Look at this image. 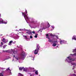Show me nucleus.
Instances as JSON below:
<instances>
[{
    "instance_id": "23",
    "label": "nucleus",
    "mask_w": 76,
    "mask_h": 76,
    "mask_svg": "<svg viewBox=\"0 0 76 76\" xmlns=\"http://www.w3.org/2000/svg\"><path fill=\"white\" fill-rule=\"evenodd\" d=\"M50 26V24H49V23H48V26L47 27V28H49Z\"/></svg>"
},
{
    "instance_id": "40",
    "label": "nucleus",
    "mask_w": 76,
    "mask_h": 76,
    "mask_svg": "<svg viewBox=\"0 0 76 76\" xmlns=\"http://www.w3.org/2000/svg\"><path fill=\"white\" fill-rule=\"evenodd\" d=\"M7 59H9V58L5 59V60H7Z\"/></svg>"
},
{
    "instance_id": "35",
    "label": "nucleus",
    "mask_w": 76,
    "mask_h": 76,
    "mask_svg": "<svg viewBox=\"0 0 76 76\" xmlns=\"http://www.w3.org/2000/svg\"><path fill=\"white\" fill-rule=\"evenodd\" d=\"M30 38H32V36H30Z\"/></svg>"
},
{
    "instance_id": "27",
    "label": "nucleus",
    "mask_w": 76,
    "mask_h": 76,
    "mask_svg": "<svg viewBox=\"0 0 76 76\" xmlns=\"http://www.w3.org/2000/svg\"><path fill=\"white\" fill-rule=\"evenodd\" d=\"M37 35H38V34H37L34 36L35 38H37Z\"/></svg>"
},
{
    "instance_id": "24",
    "label": "nucleus",
    "mask_w": 76,
    "mask_h": 76,
    "mask_svg": "<svg viewBox=\"0 0 76 76\" xmlns=\"http://www.w3.org/2000/svg\"><path fill=\"white\" fill-rule=\"evenodd\" d=\"M35 73L36 75H38V70L36 71L35 72Z\"/></svg>"
},
{
    "instance_id": "32",
    "label": "nucleus",
    "mask_w": 76,
    "mask_h": 76,
    "mask_svg": "<svg viewBox=\"0 0 76 76\" xmlns=\"http://www.w3.org/2000/svg\"><path fill=\"white\" fill-rule=\"evenodd\" d=\"M72 76H76V75L75 74H73L72 75Z\"/></svg>"
},
{
    "instance_id": "4",
    "label": "nucleus",
    "mask_w": 76,
    "mask_h": 76,
    "mask_svg": "<svg viewBox=\"0 0 76 76\" xmlns=\"http://www.w3.org/2000/svg\"><path fill=\"white\" fill-rule=\"evenodd\" d=\"M49 35H50V36H53V37H54V36H55L53 35V34H50V33L47 34H46L47 38H48V39L49 41V42H52V41L51 40H50V39H51V38H50V36H49Z\"/></svg>"
},
{
    "instance_id": "1",
    "label": "nucleus",
    "mask_w": 76,
    "mask_h": 76,
    "mask_svg": "<svg viewBox=\"0 0 76 76\" xmlns=\"http://www.w3.org/2000/svg\"><path fill=\"white\" fill-rule=\"evenodd\" d=\"M3 53H11L12 55H13V58H15L16 61L20 60V59H22L24 60L25 57V53L23 51H22L20 55V58H19L18 55L17 54V51H15V50H3Z\"/></svg>"
},
{
    "instance_id": "12",
    "label": "nucleus",
    "mask_w": 76,
    "mask_h": 76,
    "mask_svg": "<svg viewBox=\"0 0 76 76\" xmlns=\"http://www.w3.org/2000/svg\"><path fill=\"white\" fill-rule=\"evenodd\" d=\"M28 69H30V70H31L32 72H34V71H35V70H34V68H31L30 67H29L28 68Z\"/></svg>"
},
{
    "instance_id": "34",
    "label": "nucleus",
    "mask_w": 76,
    "mask_h": 76,
    "mask_svg": "<svg viewBox=\"0 0 76 76\" xmlns=\"http://www.w3.org/2000/svg\"><path fill=\"white\" fill-rule=\"evenodd\" d=\"M4 69H5V68H1V70H4Z\"/></svg>"
},
{
    "instance_id": "29",
    "label": "nucleus",
    "mask_w": 76,
    "mask_h": 76,
    "mask_svg": "<svg viewBox=\"0 0 76 76\" xmlns=\"http://www.w3.org/2000/svg\"><path fill=\"white\" fill-rule=\"evenodd\" d=\"M31 23H34V21H31Z\"/></svg>"
},
{
    "instance_id": "31",
    "label": "nucleus",
    "mask_w": 76,
    "mask_h": 76,
    "mask_svg": "<svg viewBox=\"0 0 76 76\" xmlns=\"http://www.w3.org/2000/svg\"><path fill=\"white\" fill-rule=\"evenodd\" d=\"M20 48H21V49H22V46L20 45Z\"/></svg>"
},
{
    "instance_id": "44",
    "label": "nucleus",
    "mask_w": 76,
    "mask_h": 76,
    "mask_svg": "<svg viewBox=\"0 0 76 76\" xmlns=\"http://www.w3.org/2000/svg\"><path fill=\"white\" fill-rule=\"evenodd\" d=\"M41 26H42V24H41Z\"/></svg>"
},
{
    "instance_id": "8",
    "label": "nucleus",
    "mask_w": 76,
    "mask_h": 76,
    "mask_svg": "<svg viewBox=\"0 0 76 76\" xmlns=\"http://www.w3.org/2000/svg\"><path fill=\"white\" fill-rule=\"evenodd\" d=\"M58 44V42L57 41H54L52 42V46L53 47H55Z\"/></svg>"
},
{
    "instance_id": "16",
    "label": "nucleus",
    "mask_w": 76,
    "mask_h": 76,
    "mask_svg": "<svg viewBox=\"0 0 76 76\" xmlns=\"http://www.w3.org/2000/svg\"><path fill=\"white\" fill-rule=\"evenodd\" d=\"M26 33H27V34H29V35L32 34V32H31V31H28Z\"/></svg>"
},
{
    "instance_id": "7",
    "label": "nucleus",
    "mask_w": 76,
    "mask_h": 76,
    "mask_svg": "<svg viewBox=\"0 0 76 76\" xmlns=\"http://www.w3.org/2000/svg\"><path fill=\"white\" fill-rule=\"evenodd\" d=\"M7 21H4L3 20V19H2V18H0V24L4 23L5 24H7Z\"/></svg>"
},
{
    "instance_id": "9",
    "label": "nucleus",
    "mask_w": 76,
    "mask_h": 76,
    "mask_svg": "<svg viewBox=\"0 0 76 76\" xmlns=\"http://www.w3.org/2000/svg\"><path fill=\"white\" fill-rule=\"evenodd\" d=\"M2 41L4 44H6V42H8V39H5V38H3L2 40Z\"/></svg>"
},
{
    "instance_id": "18",
    "label": "nucleus",
    "mask_w": 76,
    "mask_h": 76,
    "mask_svg": "<svg viewBox=\"0 0 76 76\" xmlns=\"http://www.w3.org/2000/svg\"><path fill=\"white\" fill-rule=\"evenodd\" d=\"M19 31H28V30H26L24 28V29H19Z\"/></svg>"
},
{
    "instance_id": "3",
    "label": "nucleus",
    "mask_w": 76,
    "mask_h": 76,
    "mask_svg": "<svg viewBox=\"0 0 76 76\" xmlns=\"http://www.w3.org/2000/svg\"><path fill=\"white\" fill-rule=\"evenodd\" d=\"M22 15H23L24 18L26 22H27V20H28L29 19V18H28V17L27 10H26V11L24 12V13L23 12L22 13Z\"/></svg>"
},
{
    "instance_id": "38",
    "label": "nucleus",
    "mask_w": 76,
    "mask_h": 76,
    "mask_svg": "<svg viewBox=\"0 0 76 76\" xmlns=\"http://www.w3.org/2000/svg\"><path fill=\"white\" fill-rule=\"evenodd\" d=\"M46 29V28H43V29Z\"/></svg>"
},
{
    "instance_id": "20",
    "label": "nucleus",
    "mask_w": 76,
    "mask_h": 76,
    "mask_svg": "<svg viewBox=\"0 0 76 76\" xmlns=\"http://www.w3.org/2000/svg\"><path fill=\"white\" fill-rule=\"evenodd\" d=\"M51 27H52V28H53L52 29H51L50 30V31H53V29H54V26H51Z\"/></svg>"
},
{
    "instance_id": "45",
    "label": "nucleus",
    "mask_w": 76,
    "mask_h": 76,
    "mask_svg": "<svg viewBox=\"0 0 76 76\" xmlns=\"http://www.w3.org/2000/svg\"><path fill=\"white\" fill-rule=\"evenodd\" d=\"M17 47H18V46H17Z\"/></svg>"
},
{
    "instance_id": "22",
    "label": "nucleus",
    "mask_w": 76,
    "mask_h": 76,
    "mask_svg": "<svg viewBox=\"0 0 76 76\" xmlns=\"http://www.w3.org/2000/svg\"><path fill=\"white\" fill-rule=\"evenodd\" d=\"M23 67H20L19 68V69L20 70H22L23 69Z\"/></svg>"
},
{
    "instance_id": "33",
    "label": "nucleus",
    "mask_w": 76,
    "mask_h": 76,
    "mask_svg": "<svg viewBox=\"0 0 76 76\" xmlns=\"http://www.w3.org/2000/svg\"><path fill=\"white\" fill-rule=\"evenodd\" d=\"M2 45H0V47H1H1H2L3 46Z\"/></svg>"
},
{
    "instance_id": "43",
    "label": "nucleus",
    "mask_w": 76,
    "mask_h": 76,
    "mask_svg": "<svg viewBox=\"0 0 76 76\" xmlns=\"http://www.w3.org/2000/svg\"><path fill=\"white\" fill-rule=\"evenodd\" d=\"M41 31V30H39V31Z\"/></svg>"
},
{
    "instance_id": "14",
    "label": "nucleus",
    "mask_w": 76,
    "mask_h": 76,
    "mask_svg": "<svg viewBox=\"0 0 76 76\" xmlns=\"http://www.w3.org/2000/svg\"><path fill=\"white\" fill-rule=\"evenodd\" d=\"M23 37H24V39H26V40L27 41H28V39L29 40V39H28V37H27V36L24 35L23 36Z\"/></svg>"
},
{
    "instance_id": "13",
    "label": "nucleus",
    "mask_w": 76,
    "mask_h": 76,
    "mask_svg": "<svg viewBox=\"0 0 76 76\" xmlns=\"http://www.w3.org/2000/svg\"><path fill=\"white\" fill-rule=\"evenodd\" d=\"M27 69H28V68H24V67H23V71H24V72H26V71H27Z\"/></svg>"
},
{
    "instance_id": "2",
    "label": "nucleus",
    "mask_w": 76,
    "mask_h": 76,
    "mask_svg": "<svg viewBox=\"0 0 76 76\" xmlns=\"http://www.w3.org/2000/svg\"><path fill=\"white\" fill-rule=\"evenodd\" d=\"M66 58H67L66 59L65 61L68 62V63H71V62H72V61L75 60V59H72L71 58V56H69L68 57H67Z\"/></svg>"
},
{
    "instance_id": "15",
    "label": "nucleus",
    "mask_w": 76,
    "mask_h": 76,
    "mask_svg": "<svg viewBox=\"0 0 76 76\" xmlns=\"http://www.w3.org/2000/svg\"><path fill=\"white\" fill-rule=\"evenodd\" d=\"M72 39H74V40H76V36H74L72 37Z\"/></svg>"
},
{
    "instance_id": "42",
    "label": "nucleus",
    "mask_w": 76,
    "mask_h": 76,
    "mask_svg": "<svg viewBox=\"0 0 76 76\" xmlns=\"http://www.w3.org/2000/svg\"><path fill=\"white\" fill-rule=\"evenodd\" d=\"M30 76H32V75H30Z\"/></svg>"
},
{
    "instance_id": "39",
    "label": "nucleus",
    "mask_w": 76,
    "mask_h": 76,
    "mask_svg": "<svg viewBox=\"0 0 76 76\" xmlns=\"http://www.w3.org/2000/svg\"><path fill=\"white\" fill-rule=\"evenodd\" d=\"M74 72L75 73H76V72L75 71H74Z\"/></svg>"
},
{
    "instance_id": "19",
    "label": "nucleus",
    "mask_w": 76,
    "mask_h": 76,
    "mask_svg": "<svg viewBox=\"0 0 76 76\" xmlns=\"http://www.w3.org/2000/svg\"><path fill=\"white\" fill-rule=\"evenodd\" d=\"M6 70H7V71H8V72H10V73H11V72H10V71H11L10 69H9V68H8Z\"/></svg>"
},
{
    "instance_id": "11",
    "label": "nucleus",
    "mask_w": 76,
    "mask_h": 76,
    "mask_svg": "<svg viewBox=\"0 0 76 76\" xmlns=\"http://www.w3.org/2000/svg\"><path fill=\"white\" fill-rule=\"evenodd\" d=\"M19 38V36L16 35V36L14 37L13 38L15 39H18Z\"/></svg>"
},
{
    "instance_id": "21",
    "label": "nucleus",
    "mask_w": 76,
    "mask_h": 76,
    "mask_svg": "<svg viewBox=\"0 0 76 76\" xmlns=\"http://www.w3.org/2000/svg\"><path fill=\"white\" fill-rule=\"evenodd\" d=\"M72 52L73 53H76V49H74L73 50Z\"/></svg>"
},
{
    "instance_id": "30",
    "label": "nucleus",
    "mask_w": 76,
    "mask_h": 76,
    "mask_svg": "<svg viewBox=\"0 0 76 76\" xmlns=\"http://www.w3.org/2000/svg\"><path fill=\"white\" fill-rule=\"evenodd\" d=\"M15 42H16V41H15L14 42L13 41L12 42L13 44H15Z\"/></svg>"
},
{
    "instance_id": "26",
    "label": "nucleus",
    "mask_w": 76,
    "mask_h": 76,
    "mask_svg": "<svg viewBox=\"0 0 76 76\" xmlns=\"http://www.w3.org/2000/svg\"><path fill=\"white\" fill-rule=\"evenodd\" d=\"M0 76H3V75L2 73H0Z\"/></svg>"
},
{
    "instance_id": "36",
    "label": "nucleus",
    "mask_w": 76,
    "mask_h": 76,
    "mask_svg": "<svg viewBox=\"0 0 76 76\" xmlns=\"http://www.w3.org/2000/svg\"><path fill=\"white\" fill-rule=\"evenodd\" d=\"M32 34H35V31H33L32 32Z\"/></svg>"
},
{
    "instance_id": "10",
    "label": "nucleus",
    "mask_w": 76,
    "mask_h": 76,
    "mask_svg": "<svg viewBox=\"0 0 76 76\" xmlns=\"http://www.w3.org/2000/svg\"><path fill=\"white\" fill-rule=\"evenodd\" d=\"M67 42L66 41H65L64 40H61L60 41V43L61 44H66Z\"/></svg>"
},
{
    "instance_id": "37",
    "label": "nucleus",
    "mask_w": 76,
    "mask_h": 76,
    "mask_svg": "<svg viewBox=\"0 0 76 76\" xmlns=\"http://www.w3.org/2000/svg\"><path fill=\"white\" fill-rule=\"evenodd\" d=\"M33 59H32V60L33 61L34 60V57H33Z\"/></svg>"
},
{
    "instance_id": "28",
    "label": "nucleus",
    "mask_w": 76,
    "mask_h": 76,
    "mask_svg": "<svg viewBox=\"0 0 76 76\" xmlns=\"http://www.w3.org/2000/svg\"><path fill=\"white\" fill-rule=\"evenodd\" d=\"M1 45H3V44H4L3 43V42H1Z\"/></svg>"
},
{
    "instance_id": "47",
    "label": "nucleus",
    "mask_w": 76,
    "mask_h": 76,
    "mask_svg": "<svg viewBox=\"0 0 76 76\" xmlns=\"http://www.w3.org/2000/svg\"><path fill=\"white\" fill-rule=\"evenodd\" d=\"M57 47H58V46H57Z\"/></svg>"
},
{
    "instance_id": "48",
    "label": "nucleus",
    "mask_w": 76,
    "mask_h": 76,
    "mask_svg": "<svg viewBox=\"0 0 76 76\" xmlns=\"http://www.w3.org/2000/svg\"><path fill=\"white\" fill-rule=\"evenodd\" d=\"M13 60H12V61H13Z\"/></svg>"
},
{
    "instance_id": "46",
    "label": "nucleus",
    "mask_w": 76,
    "mask_h": 76,
    "mask_svg": "<svg viewBox=\"0 0 76 76\" xmlns=\"http://www.w3.org/2000/svg\"><path fill=\"white\" fill-rule=\"evenodd\" d=\"M35 28V27H34V28Z\"/></svg>"
},
{
    "instance_id": "6",
    "label": "nucleus",
    "mask_w": 76,
    "mask_h": 76,
    "mask_svg": "<svg viewBox=\"0 0 76 76\" xmlns=\"http://www.w3.org/2000/svg\"><path fill=\"white\" fill-rule=\"evenodd\" d=\"M37 48L34 51V54H37L39 51V45L37 44Z\"/></svg>"
},
{
    "instance_id": "17",
    "label": "nucleus",
    "mask_w": 76,
    "mask_h": 76,
    "mask_svg": "<svg viewBox=\"0 0 76 76\" xmlns=\"http://www.w3.org/2000/svg\"><path fill=\"white\" fill-rule=\"evenodd\" d=\"M12 43H13V41L12 40L8 44V45H12Z\"/></svg>"
},
{
    "instance_id": "49",
    "label": "nucleus",
    "mask_w": 76,
    "mask_h": 76,
    "mask_svg": "<svg viewBox=\"0 0 76 76\" xmlns=\"http://www.w3.org/2000/svg\"><path fill=\"white\" fill-rule=\"evenodd\" d=\"M57 36H56V37H57Z\"/></svg>"
},
{
    "instance_id": "5",
    "label": "nucleus",
    "mask_w": 76,
    "mask_h": 76,
    "mask_svg": "<svg viewBox=\"0 0 76 76\" xmlns=\"http://www.w3.org/2000/svg\"><path fill=\"white\" fill-rule=\"evenodd\" d=\"M70 55V56H71L72 57H75V56H76V53H75L73 54H71ZM71 64L72 65H73V66L72 68V70L75 69V66H76V64L73 63H71Z\"/></svg>"
},
{
    "instance_id": "25",
    "label": "nucleus",
    "mask_w": 76,
    "mask_h": 76,
    "mask_svg": "<svg viewBox=\"0 0 76 76\" xmlns=\"http://www.w3.org/2000/svg\"><path fill=\"white\" fill-rule=\"evenodd\" d=\"M7 46V45H4L3 46V48H6V47Z\"/></svg>"
},
{
    "instance_id": "41",
    "label": "nucleus",
    "mask_w": 76,
    "mask_h": 76,
    "mask_svg": "<svg viewBox=\"0 0 76 76\" xmlns=\"http://www.w3.org/2000/svg\"><path fill=\"white\" fill-rule=\"evenodd\" d=\"M0 17H1V14H0Z\"/></svg>"
}]
</instances>
